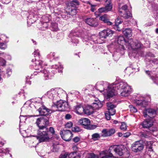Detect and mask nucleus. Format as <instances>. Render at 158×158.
<instances>
[{"label":"nucleus","instance_id":"2eb2a0df","mask_svg":"<svg viewBox=\"0 0 158 158\" xmlns=\"http://www.w3.org/2000/svg\"><path fill=\"white\" fill-rule=\"evenodd\" d=\"M57 109L55 110H50L44 106L42 105V106L38 109L40 114L42 115H46L52 113L53 111L57 110Z\"/></svg>","mask_w":158,"mask_h":158},{"label":"nucleus","instance_id":"cd10ccee","mask_svg":"<svg viewBox=\"0 0 158 158\" xmlns=\"http://www.w3.org/2000/svg\"><path fill=\"white\" fill-rule=\"evenodd\" d=\"M124 35L127 37H130L132 36V31L130 28H126L123 31Z\"/></svg>","mask_w":158,"mask_h":158},{"label":"nucleus","instance_id":"e2e57ef3","mask_svg":"<svg viewBox=\"0 0 158 158\" xmlns=\"http://www.w3.org/2000/svg\"><path fill=\"white\" fill-rule=\"evenodd\" d=\"M141 137H147V135L145 134L143 132H141L139 135Z\"/></svg>","mask_w":158,"mask_h":158},{"label":"nucleus","instance_id":"052dcab7","mask_svg":"<svg viewBox=\"0 0 158 158\" xmlns=\"http://www.w3.org/2000/svg\"><path fill=\"white\" fill-rule=\"evenodd\" d=\"M11 73H12V72L11 71V69H8L6 71V73L8 75H10L11 74Z\"/></svg>","mask_w":158,"mask_h":158},{"label":"nucleus","instance_id":"72a5a7b5","mask_svg":"<svg viewBox=\"0 0 158 158\" xmlns=\"http://www.w3.org/2000/svg\"><path fill=\"white\" fill-rule=\"evenodd\" d=\"M20 132L22 135L24 137H27L28 136V135L27 134V131H28V130H22L20 128L19 130Z\"/></svg>","mask_w":158,"mask_h":158},{"label":"nucleus","instance_id":"aec40b11","mask_svg":"<svg viewBox=\"0 0 158 158\" xmlns=\"http://www.w3.org/2000/svg\"><path fill=\"white\" fill-rule=\"evenodd\" d=\"M68 106L67 102L65 101H63L62 99H60L58 101L56 104L52 106V108L56 107L57 108H62V109H64Z\"/></svg>","mask_w":158,"mask_h":158},{"label":"nucleus","instance_id":"f704fd0d","mask_svg":"<svg viewBox=\"0 0 158 158\" xmlns=\"http://www.w3.org/2000/svg\"><path fill=\"white\" fill-rule=\"evenodd\" d=\"M53 67L54 68L57 69V68L59 69H58V72L59 73H61L62 71V69L63 68V66L62 65H60L59 64H58V65L55 64L54 65H53Z\"/></svg>","mask_w":158,"mask_h":158},{"label":"nucleus","instance_id":"4c0bfd02","mask_svg":"<svg viewBox=\"0 0 158 158\" xmlns=\"http://www.w3.org/2000/svg\"><path fill=\"white\" fill-rule=\"evenodd\" d=\"M134 102L137 105L141 106L142 99H134Z\"/></svg>","mask_w":158,"mask_h":158},{"label":"nucleus","instance_id":"423d86ee","mask_svg":"<svg viewBox=\"0 0 158 158\" xmlns=\"http://www.w3.org/2000/svg\"><path fill=\"white\" fill-rule=\"evenodd\" d=\"M114 86L115 90V88H117L118 90L121 92V95L123 97L128 96L132 91L131 86L129 85L126 82L124 81H121L117 84L116 86Z\"/></svg>","mask_w":158,"mask_h":158},{"label":"nucleus","instance_id":"39448f33","mask_svg":"<svg viewBox=\"0 0 158 158\" xmlns=\"http://www.w3.org/2000/svg\"><path fill=\"white\" fill-rule=\"evenodd\" d=\"M36 137L40 143L48 141L51 138L45 126L40 127Z\"/></svg>","mask_w":158,"mask_h":158},{"label":"nucleus","instance_id":"1a4fd4ad","mask_svg":"<svg viewBox=\"0 0 158 158\" xmlns=\"http://www.w3.org/2000/svg\"><path fill=\"white\" fill-rule=\"evenodd\" d=\"M80 124L83 126L85 128L89 130L94 129L97 127L95 125H90V120L86 118H83L80 119Z\"/></svg>","mask_w":158,"mask_h":158},{"label":"nucleus","instance_id":"9d476101","mask_svg":"<svg viewBox=\"0 0 158 158\" xmlns=\"http://www.w3.org/2000/svg\"><path fill=\"white\" fill-rule=\"evenodd\" d=\"M38 12L37 11H31L29 16L27 17V22L28 24L30 25L35 22L38 17Z\"/></svg>","mask_w":158,"mask_h":158},{"label":"nucleus","instance_id":"69168bd1","mask_svg":"<svg viewBox=\"0 0 158 158\" xmlns=\"http://www.w3.org/2000/svg\"><path fill=\"white\" fill-rule=\"evenodd\" d=\"M8 55L6 54H5L3 52H0V56H2L3 57L5 58L6 56Z\"/></svg>","mask_w":158,"mask_h":158},{"label":"nucleus","instance_id":"4468645a","mask_svg":"<svg viewBox=\"0 0 158 158\" xmlns=\"http://www.w3.org/2000/svg\"><path fill=\"white\" fill-rule=\"evenodd\" d=\"M83 20L87 24L91 27H96L98 25L95 18L85 17L83 18Z\"/></svg>","mask_w":158,"mask_h":158},{"label":"nucleus","instance_id":"bb28decb","mask_svg":"<svg viewBox=\"0 0 158 158\" xmlns=\"http://www.w3.org/2000/svg\"><path fill=\"white\" fill-rule=\"evenodd\" d=\"M99 20L103 21L105 23H106L108 25H112L113 23L109 21L108 15L106 14L103 15L99 17Z\"/></svg>","mask_w":158,"mask_h":158},{"label":"nucleus","instance_id":"3c124183","mask_svg":"<svg viewBox=\"0 0 158 158\" xmlns=\"http://www.w3.org/2000/svg\"><path fill=\"white\" fill-rule=\"evenodd\" d=\"M79 109V106L78 105H77L75 106L74 108V111H75L76 113L78 114H79V113L78 112V110Z\"/></svg>","mask_w":158,"mask_h":158},{"label":"nucleus","instance_id":"e433bc0d","mask_svg":"<svg viewBox=\"0 0 158 158\" xmlns=\"http://www.w3.org/2000/svg\"><path fill=\"white\" fill-rule=\"evenodd\" d=\"M100 155L101 157V158L103 156ZM88 158H98V156L97 155H95L93 153H91L89 154V156Z\"/></svg>","mask_w":158,"mask_h":158},{"label":"nucleus","instance_id":"6ab92c4d","mask_svg":"<svg viewBox=\"0 0 158 158\" xmlns=\"http://www.w3.org/2000/svg\"><path fill=\"white\" fill-rule=\"evenodd\" d=\"M79 34L78 31H72L69 35V36L71 38L72 42L75 44L76 45H77V44L78 43Z\"/></svg>","mask_w":158,"mask_h":158},{"label":"nucleus","instance_id":"774afa93","mask_svg":"<svg viewBox=\"0 0 158 158\" xmlns=\"http://www.w3.org/2000/svg\"><path fill=\"white\" fill-rule=\"evenodd\" d=\"M74 142H77L79 141V138L78 137H75L73 139Z\"/></svg>","mask_w":158,"mask_h":158},{"label":"nucleus","instance_id":"c9c22d12","mask_svg":"<svg viewBox=\"0 0 158 158\" xmlns=\"http://www.w3.org/2000/svg\"><path fill=\"white\" fill-rule=\"evenodd\" d=\"M34 55L35 57H37L36 59H39L40 55L39 51L38 49L35 50L34 53Z\"/></svg>","mask_w":158,"mask_h":158},{"label":"nucleus","instance_id":"a18cd8bd","mask_svg":"<svg viewBox=\"0 0 158 158\" xmlns=\"http://www.w3.org/2000/svg\"><path fill=\"white\" fill-rule=\"evenodd\" d=\"M72 126L73 123L71 122H69L65 125V127L67 128H70Z\"/></svg>","mask_w":158,"mask_h":158},{"label":"nucleus","instance_id":"ea45409f","mask_svg":"<svg viewBox=\"0 0 158 158\" xmlns=\"http://www.w3.org/2000/svg\"><path fill=\"white\" fill-rule=\"evenodd\" d=\"M120 128L123 131H125L127 130V126L125 123H122L120 126Z\"/></svg>","mask_w":158,"mask_h":158},{"label":"nucleus","instance_id":"bf43d9fd","mask_svg":"<svg viewBox=\"0 0 158 158\" xmlns=\"http://www.w3.org/2000/svg\"><path fill=\"white\" fill-rule=\"evenodd\" d=\"M131 135V133L130 132H126L123 134V137H127Z\"/></svg>","mask_w":158,"mask_h":158},{"label":"nucleus","instance_id":"a878e982","mask_svg":"<svg viewBox=\"0 0 158 158\" xmlns=\"http://www.w3.org/2000/svg\"><path fill=\"white\" fill-rule=\"evenodd\" d=\"M39 73H41L45 80H47L51 78V75L49 71V70L47 69H44V70H41Z\"/></svg>","mask_w":158,"mask_h":158},{"label":"nucleus","instance_id":"7c9ffc66","mask_svg":"<svg viewBox=\"0 0 158 158\" xmlns=\"http://www.w3.org/2000/svg\"><path fill=\"white\" fill-rule=\"evenodd\" d=\"M51 29L53 31H56L59 30L58 24L55 23H52Z\"/></svg>","mask_w":158,"mask_h":158},{"label":"nucleus","instance_id":"a211bd4d","mask_svg":"<svg viewBox=\"0 0 158 158\" xmlns=\"http://www.w3.org/2000/svg\"><path fill=\"white\" fill-rule=\"evenodd\" d=\"M143 148V144L140 143L139 141H136L132 144V149L133 151L138 152L142 150Z\"/></svg>","mask_w":158,"mask_h":158},{"label":"nucleus","instance_id":"393cba45","mask_svg":"<svg viewBox=\"0 0 158 158\" xmlns=\"http://www.w3.org/2000/svg\"><path fill=\"white\" fill-rule=\"evenodd\" d=\"M153 124V121L152 120L147 118L143 122L141 123V125L144 128H149Z\"/></svg>","mask_w":158,"mask_h":158},{"label":"nucleus","instance_id":"dca6fc26","mask_svg":"<svg viewBox=\"0 0 158 158\" xmlns=\"http://www.w3.org/2000/svg\"><path fill=\"white\" fill-rule=\"evenodd\" d=\"M32 61L35 69L40 70H42L43 66V62L42 60L39 59H36V58H35L34 59H32Z\"/></svg>","mask_w":158,"mask_h":158},{"label":"nucleus","instance_id":"79ce46f5","mask_svg":"<svg viewBox=\"0 0 158 158\" xmlns=\"http://www.w3.org/2000/svg\"><path fill=\"white\" fill-rule=\"evenodd\" d=\"M121 16L123 17L125 19H128L131 16V14L130 12L127 13L126 14H123V15H121Z\"/></svg>","mask_w":158,"mask_h":158},{"label":"nucleus","instance_id":"864d4df0","mask_svg":"<svg viewBox=\"0 0 158 158\" xmlns=\"http://www.w3.org/2000/svg\"><path fill=\"white\" fill-rule=\"evenodd\" d=\"M105 115L106 118V119L108 120H109L110 118V116H111V115L112 116L113 115L110 114L109 113H105Z\"/></svg>","mask_w":158,"mask_h":158},{"label":"nucleus","instance_id":"b1692460","mask_svg":"<svg viewBox=\"0 0 158 158\" xmlns=\"http://www.w3.org/2000/svg\"><path fill=\"white\" fill-rule=\"evenodd\" d=\"M117 42L118 44L119 45L120 47L123 49H124V45L127 46L126 44L127 43H128V41L127 42L124 39V37L123 36H119L118 37Z\"/></svg>","mask_w":158,"mask_h":158},{"label":"nucleus","instance_id":"6e6d98bb","mask_svg":"<svg viewBox=\"0 0 158 158\" xmlns=\"http://www.w3.org/2000/svg\"><path fill=\"white\" fill-rule=\"evenodd\" d=\"M3 3L7 4L10 2L11 0H0Z\"/></svg>","mask_w":158,"mask_h":158},{"label":"nucleus","instance_id":"c85d7f7f","mask_svg":"<svg viewBox=\"0 0 158 158\" xmlns=\"http://www.w3.org/2000/svg\"><path fill=\"white\" fill-rule=\"evenodd\" d=\"M44 22L46 23V27L48 26L47 23H48L51 19L50 16L49 15H46L42 17Z\"/></svg>","mask_w":158,"mask_h":158},{"label":"nucleus","instance_id":"49530a36","mask_svg":"<svg viewBox=\"0 0 158 158\" xmlns=\"http://www.w3.org/2000/svg\"><path fill=\"white\" fill-rule=\"evenodd\" d=\"M49 131L52 134V135L55 134V131L54 129L52 127H50L49 129Z\"/></svg>","mask_w":158,"mask_h":158},{"label":"nucleus","instance_id":"13d9d810","mask_svg":"<svg viewBox=\"0 0 158 158\" xmlns=\"http://www.w3.org/2000/svg\"><path fill=\"white\" fill-rule=\"evenodd\" d=\"M72 118V116L69 114H67L65 116V118L66 119H69Z\"/></svg>","mask_w":158,"mask_h":158},{"label":"nucleus","instance_id":"a19ab883","mask_svg":"<svg viewBox=\"0 0 158 158\" xmlns=\"http://www.w3.org/2000/svg\"><path fill=\"white\" fill-rule=\"evenodd\" d=\"M151 78L153 81L154 83L158 85V76H152L151 77Z\"/></svg>","mask_w":158,"mask_h":158},{"label":"nucleus","instance_id":"f3484780","mask_svg":"<svg viewBox=\"0 0 158 158\" xmlns=\"http://www.w3.org/2000/svg\"><path fill=\"white\" fill-rule=\"evenodd\" d=\"M113 33L112 31L107 29L100 32L99 35L101 38L105 39L108 36H111Z\"/></svg>","mask_w":158,"mask_h":158},{"label":"nucleus","instance_id":"603ef678","mask_svg":"<svg viewBox=\"0 0 158 158\" xmlns=\"http://www.w3.org/2000/svg\"><path fill=\"white\" fill-rule=\"evenodd\" d=\"M72 130L73 131L75 132H78L79 131V127L77 126H75L72 128Z\"/></svg>","mask_w":158,"mask_h":158},{"label":"nucleus","instance_id":"de8ad7c7","mask_svg":"<svg viewBox=\"0 0 158 158\" xmlns=\"http://www.w3.org/2000/svg\"><path fill=\"white\" fill-rule=\"evenodd\" d=\"M6 61L3 58L0 57V65H4L6 64Z\"/></svg>","mask_w":158,"mask_h":158},{"label":"nucleus","instance_id":"c756f323","mask_svg":"<svg viewBox=\"0 0 158 158\" xmlns=\"http://www.w3.org/2000/svg\"><path fill=\"white\" fill-rule=\"evenodd\" d=\"M68 158H79V153L75 151L69 154L68 156Z\"/></svg>","mask_w":158,"mask_h":158},{"label":"nucleus","instance_id":"4d7b16f0","mask_svg":"<svg viewBox=\"0 0 158 158\" xmlns=\"http://www.w3.org/2000/svg\"><path fill=\"white\" fill-rule=\"evenodd\" d=\"M68 156V154L65 153L64 154H61L59 158H66Z\"/></svg>","mask_w":158,"mask_h":158},{"label":"nucleus","instance_id":"7ed1b4c3","mask_svg":"<svg viewBox=\"0 0 158 158\" xmlns=\"http://www.w3.org/2000/svg\"><path fill=\"white\" fill-rule=\"evenodd\" d=\"M112 149H113L116 153L120 156H122L123 154L124 148L123 145L118 146L116 147L115 146H111L109 148V151L105 150L102 152L100 153L101 156L104 155L101 158H108L113 157V155L112 153H110Z\"/></svg>","mask_w":158,"mask_h":158},{"label":"nucleus","instance_id":"f257e3e1","mask_svg":"<svg viewBox=\"0 0 158 158\" xmlns=\"http://www.w3.org/2000/svg\"><path fill=\"white\" fill-rule=\"evenodd\" d=\"M114 85H110L106 81H99L96 85V89L101 93L105 98H109L116 95L117 93L114 89Z\"/></svg>","mask_w":158,"mask_h":158},{"label":"nucleus","instance_id":"8fccbe9b","mask_svg":"<svg viewBox=\"0 0 158 158\" xmlns=\"http://www.w3.org/2000/svg\"><path fill=\"white\" fill-rule=\"evenodd\" d=\"M155 10V13L156 14V16L158 17V6L156 4H155L154 6H152Z\"/></svg>","mask_w":158,"mask_h":158},{"label":"nucleus","instance_id":"338daca9","mask_svg":"<svg viewBox=\"0 0 158 158\" xmlns=\"http://www.w3.org/2000/svg\"><path fill=\"white\" fill-rule=\"evenodd\" d=\"M127 6L126 5H124V6H123L122 7V9H123L124 10H127Z\"/></svg>","mask_w":158,"mask_h":158},{"label":"nucleus","instance_id":"c03bdc74","mask_svg":"<svg viewBox=\"0 0 158 158\" xmlns=\"http://www.w3.org/2000/svg\"><path fill=\"white\" fill-rule=\"evenodd\" d=\"M89 4L91 6V10L92 11L94 12L96 10V5H93L91 4L89 2Z\"/></svg>","mask_w":158,"mask_h":158},{"label":"nucleus","instance_id":"473e14b6","mask_svg":"<svg viewBox=\"0 0 158 158\" xmlns=\"http://www.w3.org/2000/svg\"><path fill=\"white\" fill-rule=\"evenodd\" d=\"M100 134L97 133L94 134L92 135V139L94 140H98L100 138Z\"/></svg>","mask_w":158,"mask_h":158},{"label":"nucleus","instance_id":"4be33fe9","mask_svg":"<svg viewBox=\"0 0 158 158\" xmlns=\"http://www.w3.org/2000/svg\"><path fill=\"white\" fill-rule=\"evenodd\" d=\"M36 123L40 129V127L48 124V121L46 118L41 117L37 119Z\"/></svg>","mask_w":158,"mask_h":158},{"label":"nucleus","instance_id":"412c9836","mask_svg":"<svg viewBox=\"0 0 158 158\" xmlns=\"http://www.w3.org/2000/svg\"><path fill=\"white\" fill-rule=\"evenodd\" d=\"M106 105L108 113L112 115H114L116 112V110L114 108L116 107V105L113 104L111 102H107Z\"/></svg>","mask_w":158,"mask_h":158},{"label":"nucleus","instance_id":"ddd939ff","mask_svg":"<svg viewBox=\"0 0 158 158\" xmlns=\"http://www.w3.org/2000/svg\"><path fill=\"white\" fill-rule=\"evenodd\" d=\"M61 137L66 141L70 140L73 136L71 131L69 130H64L60 132Z\"/></svg>","mask_w":158,"mask_h":158},{"label":"nucleus","instance_id":"0eeeda50","mask_svg":"<svg viewBox=\"0 0 158 158\" xmlns=\"http://www.w3.org/2000/svg\"><path fill=\"white\" fill-rule=\"evenodd\" d=\"M127 47L129 49L133 50H139L143 48V45L138 40L133 41L131 39L129 40L128 43H127Z\"/></svg>","mask_w":158,"mask_h":158},{"label":"nucleus","instance_id":"5fc2aeb1","mask_svg":"<svg viewBox=\"0 0 158 158\" xmlns=\"http://www.w3.org/2000/svg\"><path fill=\"white\" fill-rule=\"evenodd\" d=\"M20 119V122L22 121V122H25V121L26 120V118L23 116H20L19 117Z\"/></svg>","mask_w":158,"mask_h":158},{"label":"nucleus","instance_id":"09e8293b","mask_svg":"<svg viewBox=\"0 0 158 158\" xmlns=\"http://www.w3.org/2000/svg\"><path fill=\"white\" fill-rule=\"evenodd\" d=\"M6 48V44L2 43L0 42V48L1 49H4Z\"/></svg>","mask_w":158,"mask_h":158},{"label":"nucleus","instance_id":"f03ea898","mask_svg":"<svg viewBox=\"0 0 158 158\" xmlns=\"http://www.w3.org/2000/svg\"><path fill=\"white\" fill-rule=\"evenodd\" d=\"M67 96L65 91L60 88H55L51 89L47 92L46 94H45L41 98L56 99L63 98L62 96Z\"/></svg>","mask_w":158,"mask_h":158},{"label":"nucleus","instance_id":"0e129e2a","mask_svg":"<svg viewBox=\"0 0 158 158\" xmlns=\"http://www.w3.org/2000/svg\"><path fill=\"white\" fill-rule=\"evenodd\" d=\"M131 110L133 112H136L137 111V109L134 107H132L131 108Z\"/></svg>","mask_w":158,"mask_h":158},{"label":"nucleus","instance_id":"f8f14e48","mask_svg":"<svg viewBox=\"0 0 158 158\" xmlns=\"http://www.w3.org/2000/svg\"><path fill=\"white\" fill-rule=\"evenodd\" d=\"M143 115L145 117L152 120L156 114V112L154 109L149 108L143 111Z\"/></svg>","mask_w":158,"mask_h":158},{"label":"nucleus","instance_id":"58836bf2","mask_svg":"<svg viewBox=\"0 0 158 158\" xmlns=\"http://www.w3.org/2000/svg\"><path fill=\"white\" fill-rule=\"evenodd\" d=\"M55 55L54 52H51L47 56L48 58L50 59H53L55 58Z\"/></svg>","mask_w":158,"mask_h":158},{"label":"nucleus","instance_id":"20e7f679","mask_svg":"<svg viewBox=\"0 0 158 158\" xmlns=\"http://www.w3.org/2000/svg\"><path fill=\"white\" fill-rule=\"evenodd\" d=\"M103 102L99 99L95 100L92 104V106H87L85 108L80 106V109L84 111V113L90 115L93 113L94 109H98L102 107Z\"/></svg>","mask_w":158,"mask_h":158},{"label":"nucleus","instance_id":"37998d69","mask_svg":"<svg viewBox=\"0 0 158 158\" xmlns=\"http://www.w3.org/2000/svg\"><path fill=\"white\" fill-rule=\"evenodd\" d=\"M148 104V102L145 99H142V103L141 106L145 107L147 106Z\"/></svg>","mask_w":158,"mask_h":158},{"label":"nucleus","instance_id":"9b49d317","mask_svg":"<svg viewBox=\"0 0 158 158\" xmlns=\"http://www.w3.org/2000/svg\"><path fill=\"white\" fill-rule=\"evenodd\" d=\"M105 6L99 8L98 12L100 13H107L110 11L112 9L111 0H106L105 2Z\"/></svg>","mask_w":158,"mask_h":158},{"label":"nucleus","instance_id":"5701e85b","mask_svg":"<svg viewBox=\"0 0 158 158\" xmlns=\"http://www.w3.org/2000/svg\"><path fill=\"white\" fill-rule=\"evenodd\" d=\"M115 132V130L114 128H111L108 130L104 129L102 131V136L104 137L110 136L114 133Z\"/></svg>","mask_w":158,"mask_h":158},{"label":"nucleus","instance_id":"2f4dec72","mask_svg":"<svg viewBox=\"0 0 158 158\" xmlns=\"http://www.w3.org/2000/svg\"><path fill=\"white\" fill-rule=\"evenodd\" d=\"M9 150L7 148L3 149V148H0V158H3L2 156L1 153H2L3 154H6L9 153Z\"/></svg>","mask_w":158,"mask_h":158},{"label":"nucleus","instance_id":"6e6552de","mask_svg":"<svg viewBox=\"0 0 158 158\" xmlns=\"http://www.w3.org/2000/svg\"><path fill=\"white\" fill-rule=\"evenodd\" d=\"M79 4L78 0H73L72 2L66 8V12L67 14L71 15H74L76 14V10L75 7L73 6L78 5Z\"/></svg>","mask_w":158,"mask_h":158},{"label":"nucleus","instance_id":"680f3d73","mask_svg":"<svg viewBox=\"0 0 158 158\" xmlns=\"http://www.w3.org/2000/svg\"><path fill=\"white\" fill-rule=\"evenodd\" d=\"M150 61L153 63L154 64H157L158 63V60L157 59H154Z\"/></svg>","mask_w":158,"mask_h":158}]
</instances>
